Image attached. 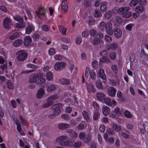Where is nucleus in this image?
<instances>
[{
  "label": "nucleus",
  "mask_w": 148,
  "mask_h": 148,
  "mask_svg": "<svg viewBox=\"0 0 148 148\" xmlns=\"http://www.w3.org/2000/svg\"><path fill=\"white\" fill-rule=\"evenodd\" d=\"M96 96L97 99L101 101H103L105 97V95L101 92L97 93Z\"/></svg>",
  "instance_id": "obj_13"
},
{
  "label": "nucleus",
  "mask_w": 148,
  "mask_h": 148,
  "mask_svg": "<svg viewBox=\"0 0 148 148\" xmlns=\"http://www.w3.org/2000/svg\"><path fill=\"white\" fill-rule=\"evenodd\" d=\"M122 136L124 138L127 139L130 138L129 135L125 132H122L121 134Z\"/></svg>",
  "instance_id": "obj_59"
},
{
  "label": "nucleus",
  "mask_w": 148,
  "mask_h": 148,
  "mask_svg": "<svg viewBox=\"0 0 148 148\" xmlns=\"http://www.w3.org/2000/svg\"><path fill=\"white\" fill-rule=\"evenodd\" d=\"M38 73H33L30 76L29 82L30 83H36Z\"/></svg>",
  "instance_id": "obj_9"
},
{
  "label": "nucleus",
  "mask_w": 148,
  "mask_h": 148,
  "mask_svg": "<svg viewBox=\"0 0 148 148\" xmlns=\"http://www.w3.org/2000/svg\"><path fill=\"white\" fill-rule=\"evenodd\" d=\"M134 25L132 23H130L127 25L125 27V29L126 30L130 31L132 30V28Z\"/></svg>",
  "instance_id": "obj_48"
},
{
  "label": "nucleus",
  "mask_w": 148,
  "mask_h": 148,
  "mask_svg": "<svg viewBox=\"0 0 148 148\" xmlns=\"http://www.w3.org/2000/svg\"><path fill=\"white\" fill-rule=\"evenodd\" d=\"M58 99V95H54L49 97L47 100V101L53 102V101L56 100Z\"/></svg>",
  "instance_id": "obj_23"
},
{
  "label": "nucleus",
  "mask_w": 148,
  "mask_h": 148,
  "mask_svg": "<svg viewBox=\"0 0 148 148\" xmlns=\"http://www.w3.org/2000/svg\"><path fill=\"white\" fill-rule=\"evenodd\" d=\"M34 27L32 24H28L26 29L25 33L27 34H29L33 31L34 30Z\"/></svg>",
  "instance_id": "obj_12"
},
{
  "label": "nucleus",
  "mask_w": 148,
  "mask_h": 148,
  "mask_svg": "<svg viewBox=\"0 0 148 148\" xmlns=\"http://www.w3.org/2000/svg\"><path fill=\"white\" fill-rule=\"evenodd\" d=\"M46 78L48 81H50L52 79V73L49 71L46 74Z\"/></svg>",
  "instance_id": "obj_40"
},
{
  "label": "nucleus",
  "mask_w": 148,
  "mask_h": 148,
  "mask_svg": "<svg viewBox=\"0 0 148 148\" xmlns=\"http://www.w3.org/2000/svg\"><path fill=\"white\" fill-rule=\"evenodd\" d=\"M58 27L60 32H62V34H66V30L64 28L63 26L62 25H60Z\"/></svg>",
  "instance_id": "obj_35"
},
{
  "label": "nucleus",
  "mask_w": 148,
  "mask_h": 148,
  "mask_svg": "<svg viewBox=\"0 0 148 148\" xmlns=\"http://www.w3.org/2000/svg\"><path fill=\"white\" fill-rule=\"evenodd\" d=\"M0 10L4 12H6L8 10L4 6H0Z\"/></svg>",
  "instance_id": "obj_61"
},
{
  "label": "nucleus",
  "mask_w": 148,
  "mask_h": 148,
  "mask_svg": "<svg viewBox=\"0 0 148 148\" xmlns=\"http://www.w3.org/2000/svg\"><path fill=\"white\" fill-rule=\"evenodd\" d=\"M114 131V130L113 129L112 130L111 129H109L107 130V132L110 135H113L115 134Z\"/></svg>",
  "instance_id": "obj_57"
},
{
  "label": "nucleus",
  "mask_w": 148,
  "mask_h": 148,
  "mask_svg": "<svg viewBox=\"0 0 148 148\" xmlns=\"http://www.w3.org/2000/svg\"><path fill=\"white\" fill-rule=\"evenodd\" d=\"M56 88L55 86L53 85H51L48 86L47 90L48 92H50L55 90Z\"/></svg>",
  "instance_id": "obj_30"
},
{
  "label": "nucleus",
  "mask_w": 148,
  "mask_h": 148,
  "mask_svg": "<svg viewBox=\"0 0 148 148\" xmlns=\"http://www.w3.org/2000/svg\"><path fill=\"white\" fill-rule=\"evenodd\" d=\"M129 10V8L128 7H121L118 10L117 13L120 15L123 14Z\"/></svg>",
  "instance_id": "obj_10"
},
{
  "label": "nucleus",
  "mask_w": 148,
  "mask_h": 148,
  "mask_svg": "<svg viewBox=\"0 0 148 148\" xmlns=\"http://www.w3.org/2000/svg\"><path fill=\"white\" fill-rule=\"evenodd\" d=\"M138 3L137 0H132L130 3V6L132 7L135 6Z\"/></svg>",
  "instance_id": "obj_44"
},
{
  "label": "nucleus",
  "mask_w": 148,
  "mask_h": 148,
  "mask_svg": "<svg viewBox=\"0 0 148 148\" xmlns=\"http://www.w3.org/2000/svg\"><path fill=\"white\" fill-rule=\"evenodd\" d=\"M124 114L125 116H126L127 118H130L132 116L131 115V113L128 111H125L124 112Z\"/></svg>",
  "instance_id": "obj_58"
},
{
  "label": "nucleus",
  "mask_w": 148,
  "mask_h": 148,
  "mask_svg": "<svg viewBox=\"0 0 148 148\" xmlns=\"http://www.w3.org/2000/svg\"><path fill=\"white\" fill-rule=\"evenodd\" d=\"M144 8L141 6L137 7L135 9V11L136 13L138 14L142 12Z\"/></svg>",
  "instance_id": "obj_25"
},
{
  "label": "nucleus",
  "mask_w": 148,
  "mask_h": 148,
  "mask_svg": "<svg viewBox=\"0 0 148 148\" xmlns=\"http://www.w3.org/2000/svg\"><path fill=\"white\" fill-rule=\"evenodd\" d=\"M90 35L94 37H96L97 35L96 32L94 29L90 30Z\"/></svg>",
  "instance_id": "obj_52"
},
{
  "label": "nucleus",
  "mask_w": 148,
  "mask_h": 148,
  "mask_svg": "<svg viewBox=\"0 0 148 148\" xmlns=\"http://www.w3.org/2000/svg\"><path fill=\"white\" fill-rule=\"evenodd\" d=\"M14 19L20 22V23H23V18L18 15H16L13 16Z\"/></svg>",
  "instance_id": "obj_24"
},
{
  "label": "nucleus",
  "mask_w": 148,
  "mask_h": 148,
  "mask_svg": "<svg viewBox=\"0 0 148 148\" xmlns=\"http://www.w3.org/2000/svg\"><path fill=\"white\" fill-rule=\"evenodd\" d=\"M82 143L80 141H77L73 145V146L74 147H79L82 145Z\"/></svg>",
  "instance_id": "obj_42"
},
{
  "label": "nucleus",
  "mask_w": 148,
  "mask_h": 148,
  "mask_svg": "<svg viewBox=\"0 0 148 148\" xmlns=\"http://www.w3.org/2000/svg\"><path fill=\"white\" fill-rule=\"evenodd\" d=\"M58 127L60 129L64 130L66 129L69 128L70 125L68 124L61 123L58 125Z\"/></svg>",
  "instance_id": "obj_14"
},
{
  "label": "nucleus",
  "mask_w": 148,
  "mask_h": 148,
  "mask_svg": "<svg viewBox=\"0 0 148 148\" xmlns=\"http://www.w3.org/2000/svg\"><path fill=\"white\" fill-rule=\"evenodd\" d=\"M90 78L92 79H95L96 78L95 72L93 70H91L89 72Z\"/></svg>",
  "instance_id": "obj_36"
},
{
  "label": "nucleus",
  "mask_w": 148,
  "mask_h": 148,
  "mask_svg": "<svg viewBox=\"0 0 148 148\" xmlns=\"http://www.w3.org/2000/svg\"><path fill=\"white\" fill-rule=\"evenodd\" d=\"M92 106L95 109L97 110L99 108V105L96 102H94L92 103Z\"/></svg>",
  "instance_id": "obj_64"
},
{
  "label": "nucleus",
  "mask_w": 148,
  "mask_h": 148,
  "mask_svg": "<svg viewBox=\"0 0 148 148\" xmlns=\"http://www.w3.org/2000/svg\"><path fill=\"white\" fill-rule=\"evenodd\" d=\"M112 127L113 130L116 132H118L121 131L122 129L121 125L115 123L113 124Z\"/></svg>",
  "instance_id": "obj_19"
},
{
  "label": "nucleus",
  "mask_w": 148,
  "mask_h": 148,
  "mask_svg": "<svg viewBox=\"0 0 148 148\" xmlns=\"http://www.w3.org/2000/svg\"><path fill=\"white\" fill-rule=\"evenodd\" d=\"M38 12L40 15L42 16H44L46 13V11L45 9L43 7H42L39 9L38 11H37Z\"/></svg>",
  "instance_id": "obj_32"
},
{
  "label": "nucleus",
  "mask_w": 148,
  "mask_h": 148,
  "mask_svg": "<svg viewBox=\"0 0 148 148\" xmlns=\"http://www.w3.org/2000/svg\"><path fill=\"white\" fill-rule=\"evenodd\" d=\"M100 42V40L98 38H96L94 39L93 44L94 45H97L99 44Z\"/></svg>",
  "instance_id": "obj_50"
},
{
  "label": "nucleus",
  "mask_w": 148,
  "mask_h": 148,
  "mask_svg": "<svg viewBox=\"0 0 148 148\" xmlns=\"http://www.w3.org/2000/svg\"><path fill=\"white\" fill-rule=\"evenodd\" d=\"M116 89L113 87H110L108 89V94L110 96L114 97L116 94Z\"/></svg>",
  "instance_id": "obj_6"
},
{
  "label": "nucleus",
  "mask_w": 148,
  "mask_h": 148,
  "mask_svg": "<svg viewBox=\"0 0 148 148\" xmlns=\"http://www.w3.org/2000/svg\"><path fill=\"white\" fill-rule=\"evenodd\" d=\"M132 15V13L130 12H128L125 13L122 16L125 18H128L130 17Z\"/></svg>",
  "instance_id": "obj_45"
},
{
  "label": "nucleus",
  "mask_w": 148,
  "mask_h": 148,
  "mask_svg": "<svg viewBox=\"0 0 148 148\" xmlns=\"http://www.w3.org/2000/svg\"><path fill=\"white\" fill-rule=\"evenodd\" d=\"M61 10L62 12L64 11V13H66L68 11V7L67 6V3L63 1L61 3Z\"/></svg>",
  "instance_id": "obj_11"
},
{
  "label": "nucleus",
  "mask_w": 148,
  "mask_h": 148,
  "mask_svg": "<svg viewBox=\"0 0 148 148\" xmlns=\"http://www.w3.org/2000/svg\"><path fill=\"white\" fill-rule=\"evenodd\" d=\"M47 103H45L42 106L43 108H47L51 106L53 104V102L47 101Z\"/></svg>",
  "instance_id": "obj_37"
},
{
  "label": "nucleus",
  "mask_w": 148,
  "mask_h": 148,
  "mask_svg": "<svg viewBox=\"0 0 148 148\" xmlns=\"http://www.w3.org/2000/svg\"><path fill=\"white\" fill-rule=\"evenodd\" d=\"M94 15L95 17H99L101 16L102 15L100 11L98 10H95V11Z\"/></svg>",
  "instance_id": "obj_33"
},
{
  "label": "nucleus",
  "mask_w": 148,
  "mask_h": 148,
  "mask_svg": "<svg viewBox=\"0 0 148 148\" xmlns=\"http://www.w3.org/2000/svg\"><path fill=\"white\" fill-rule=\"evenodd\" d=\"M17 59L19 61H23L27 58L28 54L24 50L18 51L16 53Z\"/></svg>",
  "instance_id": "obj_3"
},
{
  "label": "nucleus",
  "mask_w": 148,
  "mask_h": 148,
  "mask_svg": "<svg viewBox=\"0 0 148 148\" xmlns=\"http://www.w3.org/2000/svg\"><path fill=\"white\" fill-rule=\"evenodd\" d=\"M91 139V137L90 134H88L84 139V141L85 143H88L90 141Z\"/></svg>",
  "instance_id": "obj_29"
},
{
  "label": "nucleus",
  "mask_w": 148,
  "mask_h": 148,
  "mask_svg": "<svg viewBox=\"0 0 148 148\" xmlns=\"http://www.w3.org/2000/svg\"><path fill=\"white\" fill-rule=\"evenodd\" d=\"M60 81L61 83L64 85H67L70 83V81L69 80L65 79H62Z\"/></svg>",
  "instance_id": "obj_39"
},
{
  "label": "nucleus",
  "mask_w": 148,
  "mask_h": 148,
  "mask_svg": "<svg viewBox=\"0 0 148 148\" xmlns=\"http://www.w3.org/2000/svg\"><path fill=\"white\" fill-rule=\"evenodd\" d=\"M11 21L10 18L6 17L4 18L3 20V26L5 28L7 29L11 28Z\"/></svg>",
  "instance_id": "obj_4"
},
{
  "label": "nucleus",
  "mask_w": 148,
  "mask_h": 148,
  "mask_svg": "<svg viewBox=\"0 0 148 148\" xmlns=\"http://www.w3.org/2000/svg\"><path fill=\"white\" fill-rule=\"evenodd\" d=\"M44 93V89L42 88H40L38 91L37 94V97L38 98L40 99Z\"/></svg>",
  "instance_id": "obj_21"
},
{
  "label": "nucleus",
  "mask_w": 148,
  "mask_h": 148,
  "mask_svg": "<svg viewBox=\"0 0 148 148\" xmlns=\"http://www.w3.org/2000/svg\"><path fill=\"white\" fill-rule=\"evenodd\" d=\"M32 40L29 36H26L25 38L24 43L26 46H29L31 44Z\"/></svg>",
  "instance_id": "obj_20"
},
{
  "label": "nucleus",
  "mask_w": 148,
  "mask_h": 148,
  "mask_svg": "<svg viewBox=\"0 0 148 148\" xmlns=\"http://www.w3.org/2000/svg\"><path fill=\"white\" fill-rule=\"evenodd\" d=\"M106 29V30L107 29H109L112 28V25L109 22L107 23H106V26L105 28Z\"/></svg>",
  "instance_id": "obj_56"
},
{
  "label": "nucleus",
  "mask_w": 148,
  "mask_h": 148,
  "mask_svg": "<svg viewBox=\"0 0 148 148\" xmlns=\"http://www.w3.org/2000/svg\"><path fill=\"white\" fill-rule=\"evenodd\" d=\"M112 28L109 29H107L106 30V32L108 35L110 36L112 35L113 34V30H112Z\"/></svg>",
  "instance_id": "obj_49"
},
{
  "label": "nucleus",
  "mask_w": 148,
  "mask_h": 148,
  "mask_svg": "<svg viewBox=\"0 0 148 148\" xmlns=\"http://www.w3.org/2000/svg\"><path fill=\"white\" fill-rule=\"evenodd\" d=\"M100 62H101L104 63L110 62V60L107 57H102L100 58Z\"/></svg>",
  "instance_id": "obj_31"
},
{
  "label": "nucleus",
  "mask_w": 148,
  "mask_h": 148,
  "mask_svg": "<svg viewBox=\"0 0 148 148\" xmlns=\"http://www.w3.org/2000/svg\"><path fill=\"white\" fill-rule=\"evenodd\" d=\"M105 126L103 125H102L100 127L99 130V131L102 133H103L104 132L105 130Z\"/></svg>",
  "instance_id": "obj_62"
},
{
  "label": "nucleus",
  "mask_w": 148,
  "mask_h": 148,
  "mask_svg": "<svg viewBox=\"0 0 148 148\" xmlns=\"http://www.w3.org/2000/svg\"><path fill=\"white\" fill-rule=\"evenodd\" d=\"M39 35L37 34H34L33 35V38L34 40L37 41L39 38Z\"/></svg>",
  "instance_id": "obj_63"
},
{
  "label": "nucleus",
  "mask_w": 148,
  "mask_h": 148,
  "mask_svg": "<svg viewBox=\"0 0 148 148\" xmlns=\"http://www.w3.org/2000/svg\"><path fill=\"white\" fill-rule=\"evenodd\" d=\"M107 2H103L101 3L100 8V10L102 12H106L107 10Z\"/></svg>",
  "instance_id": "obj_16"
},
{
  "label": "nucleus",
  "mask_w": 148,
  "mask_h": 148,
  "mask_svg": "<svg viewBox=\"0 0 148 148\" xmlns=\"http://www.w3.org/2000/svg\"><path fill=\"white\" fill-rule=\"evenodd\" d=\"M106 104L109 106H111L112 105V102L111 99L108 98H107L106 99L105 98L104 101Z\"/></svg>",
  "instance_id": "obj_38"
},
{
  "label": "nucleus",
  "mask_w": 148,
  "mask_h": 148,
  "mask_svg": "<svg viewBox=\"0 0 148 148\" xmlns=\"http://www.w3.org/2000/svg\"><path fill=\"white\" fill-rule=\"evenodd\" d=\"M23 43L22 40L20 39L16 40L14 42L13 44V46L15 47H17L21 45Z\"/></svg>",
  "instance_id": "obj_26"
},
{
  "label": "nucleus",
  "mask_w": 148,
  "mask_h": 148,
  "mask_svg": "<svg viewBox=\"0 0 148 148\" xmlns=\"http://www.w3.org/2000/svg\"><path fill=\"white\" fill-rule=\"evenodd\" d=\"M110 57L111 59L114 60L116 58V55L115 53L114 52H111L110 53Z\"/></svg>",
  "instance_id": "obj_53"
},
{
  "label": "nucleus",
  "mask_w": 148,
  "mask_h": 148,
  "mask_svg": "<svg viewBox=\"0 0 148 148\" xmlns=\"http://www.w3.org/2000/svg\"><path fill=\"white\" fill-rule=\"evenodd\" d=\"M7 88L8 89H12L13 88V84L10 80H8L7 83Z\"/></svg>",
  "instance_id": "obj_34"
},
{
  "label": "nucleus",
  "mask_w": 148,
  "mask_h": 148,
  "mask_svg": "<svg viewBox=\"0 0 148 148\" xmlns=\"http://www.w3.org/2000/svg\"><path fill=\"white\" fill-rule=\"evenodd\" d=\"M66 66V63L60 62L56 63L54 67L55 69L57 71H60L65 68Z\"/></svg>",
  "instance_id": "obj_5"
},
{
  "label": "nucleus",
  "mask_w": 148,
  "mask_h": 148,
  "mask_svg": "<svg viewBox=\"0 0 148 148\" xmlns=\"http://www.w3.org/2000/svg\"><path fill=\"white\" fill-rule=\"evenodd\" d=\"M100 55L102 56L103 57H108V53L105 51H102L100 53Z\"/></svg>",
  "instance_id": "obj_47"
},
{
  "label": "nucleus",
  "mask_w": 148,
  "mask_h": 148,
  "mask_svg": "<svg viewBox=\"0 0 148 148\" xmlns=\"http://www.w3.org/2000/svg\"><path fill=\"white\" fill-rule=\"evenodd\" d=\"M61 118L66 121H69L70 119L69 116L67 114H63L61 116Z\"/></svg>",
  "instance_id": "obj_41"
},
{
  "label": "nucleus",
  "mask_w": 148,
  "mask_h": 148,
  "mask_svg": "<svg viewBox=\"0 0 148 148\" xmlns=\"http://www.w3.org/2000/svg\"><path fill=\"white\" fill-rule=\"evenodd\" d=\"M62 106V105L60 103L55 104L53 105L51 107V109L53 112H54V114H55L56 116L58 115L61 112Z\"/></svg>",
  "instance_id": "obj_2"
},
{
  "label": "nucleus",
  "mask_w": 148,
  "mask_h": 148,
  "mask_svg": "<svg viewBox=\"0 0 148 148\" xmlns=\"http://www.w3.org/2000/svg\"><path fill=\"white\" fill-rule=\"evenodd\" d=\"M106 19H108L111 17V13L110 12H108L104 15Z\"/></svg>",
  "instance_id": "obj_60"
},
{
  "label": "nucleus",
  "mask_w": 148,
  "mask_h": 148,
  "mask_svg": "<svg viewBox=\"0 0 148 148\" xmlns=\"http://www.w3.org/2000/svg\"><path fill=\"white\" fill-rule=\"evenodd\" d=\"M38 77L36 83L39 84H42L44 83L46 79L45 78H43V75L41 73H38Z\"/></svg>",
  "instance_id": "obj_7"
},
{
  "label": "nucleus",
  "mask_w": 148,
  "mask_h": 148,
  "mask_svg": "<svg viewBox=\"0 0 148 148\" xmlns=\"http://www.w3.org/2000/svg\"><path fill=\"white\" fill-rule=\"evenodd\" d=\"M103 114L105 116H107L110 111V108L107 106H103L102 110Z\"/></svg>",
  "instance_id": "obj_18"
},
{
  "label": "nucleus",
  "mask_w": 148,
  "mask_h": 148,
  "mask_svg": "<svg viewBox=\"0 0 148 148\" xmlns=\"http://www.w3.org/2000/svg\"><path fill=\"white\" fill-rule=\"evenodd\" d=\"M99 116V113L98 111H95L94 112L93 119L94 121H96L97 120Z\"/></svg>",
  "instance_id": "obj_27"
},
{
  "label": "nucleus",
  "mask_w": 148,
  "mask_h": 148,
  "mask_svg": "<svg viewBox=\"0 0 148 148\" xmlns=\"http://www.w3.org/2000/svg\"><path fill=\"white\" fill-rule=\"evenodd\" d=\"M105 39L106 41L107 42L110 43L111 42L112 40V38L110 36L107 35H106L105 36Z\"/></svg>",
  "instance_id": "obj_46"
},
{
  "label": "nucleus",
  "mask_w": 148,
  "mask_h": 148,
  "mask_svg": "<svg viewBox=\"0 0 148 148\" xmlns=\"http://www.w3.org/2000/svg\"><path fill=\"white\" fill-rule=\"evenodd\" d=\"M68 139V137L66 136L62 135L58 137L57 139V141L59 142L60 145L62 146H69V143H72V139L70 138Z\"/></svg>",
  "instance_id": "obj_1"
},
{
  "label": "nucleus",
  "mask_w": 148,
  "mask_h": 148,
  "mask_svg": "<svg viewBox=\"0 0 148 148\" xmlns=\"http://www.w3.org/2000/svg\"><path fill=\"white\" fill-rule=\"evenodd\" d=\"M20 34L18 32L14 33L10 37V39L11 40H13L18 38Z\"/></svg>",
  "instance_id": "obj_28"
},
{
  "label": "nucleus",
  "mask_w": 148,
  "mask_h": 148,
  "mask_svg": "<svg viewBox=\"0 0 148 148\" xmlns=\"http://www.w3.org/2000/svg\"><path fill=\"white\" fill-rule=\"evenodd\" d=\"M112 69L114 72L116 73H117L118 72V68L117 66L115 65H112L111 66Z\"/></svg>",
  "instance_id": "obj_55"
},
{
  "label": "nucleus",
  "mask_w": 148,
  "mask_h": 148,
  "mask_svg": "<svg viewBox=\"0 0 148 148\" xmlns=\"http://www.w3.org/2000/svg\"><path fill=\"white\" fill-rule=\"evenodd\" d=\"M142 127L145 131H148V123L145 122L143 124Z\"/></svg>",
  "instance_id": "obj_54"
},
{
  "label": "nucleus",
  "mask_w": 148,
  "mask_h": 148,
  "mask_svg": "<svg viewBox=\"0 0 148 148\" xmlns=\"http://www.w3.org/2000/svg\"><path fill=\"white\" fill-rule=\"evenodd\" d=\"M98 75L99 77L101 78L103 80H106V76L104 73V71L103 69H100L99 70Z\"/></svg>",
  "instance_id": "obj_15"
},
{
  "label": "nucleus",
  "mask_w": 148,
  "mask_h": 148,
  "mask_svg": "<svg viewBox=\"0 0 148 148\" xmlns=\"http://www.w3.org/2000/svg\"><path fill=\"white\" fill-rule=\"evenodd\" d=\"M90 68L87 66L86 67L85 71V76L86 78H88L89 76V74H90Z\"/></svg>",
  "instance_id": "obj_51"
},
{
  "label": "nucleus",
  "mask_w": 148,
  "mask_h": 148,
  "mask_svg": "<svg viewBox=\"0 0 148 148\" xmlns=\"http://www.w3.org/2000/svg\"><path fill=\"white\" fill-rule=\"evenodd\" d=\"M118 45L116 43H112L110 44V46L107 47V49L109 50L110 49L114 51L118 47Z\"/></svg>",
  "instance_id": "obj_17"
},
{
  "label": "nucleus",
  "mask_w": 148,
  "mask_h": 148,
  "mask_svg": "<svg viewBox=\"0 0 148 148\" xmlns=\"http://www.w3.org/2000/svg\"><path fill=\"white\" fill-rule=\"evenodd\" d=\"M113 31L115 37L117 38H120L122 35V31L118 28H116L113 29Z\"/></svg>",
  "instance_id": "obj_8"
},
{
  "label": "nucleus",
  "mask_w": 148,
  "mask_h": 148,
  "mask_svg": "<svg viewBox=\"0 0 148 148\" xmlns=\"http://www.w3.org/2000/svg\"><path fill=\"white\" fill-rule=\"evenodd\" d=\"M97 87L100 89H102L103 86L101 82L99 80L97 81L96 83Z\"/></svg>",
  "instance_id": "obj_43"
},
{
  "label": "nucleus",
  "mask_w": 148,
  "mask_h": 148,
  "mask_svg": "<svg viewBox=\"0 0 148 148\" xmlns=\"http://www.w3.org/2000/svg\"><path fill=\"white\" fill-rule=\"evenodd\" d=\"M82 114L84 119L86 120L87 121L89 122H90L91 120L89 117L88 113L85 111H83L82 112Z\"/></svg>",
  "instance_id": "obj_22"
}]
</instances>
